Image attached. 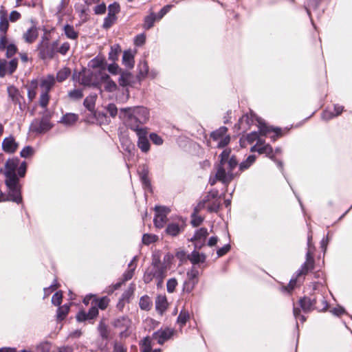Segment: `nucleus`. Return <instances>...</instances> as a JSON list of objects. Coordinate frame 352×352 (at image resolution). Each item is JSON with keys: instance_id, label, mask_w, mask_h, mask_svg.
I'll list each match as a JSON object with an SVG mask.
<instances>
[{"instance_id": "1", "label": "nucleus", "mask_w": 352, "mask_h": 352, "mask_svg": "<svg viewBox=\"0 0 352 352\" xmlns=\"http://www.w3.org/2000/svg\"><path fill=\"white\" fill-rule=\"evenodd\" d=\"M20 162L17 157L8 159L4 166L3 174L6 177L5 184L8 189V197L12 201L19 203L21 201V186L19 177H23L26 173L27 164Z\"/></svg>"}, {"instance_id": "2", "label": "nucleus", "mask_w": 352, "mask_h": 352, "mask_svg": "<svg viewBox=\"0 0 352 352\" xmlns=\"http://www.w3.org/2000/svg\"><path fill=\"white\" fill-rule=\"evenodd\" d=\"M119 118L133 131L146 129L140 126L148 120L149 111L144 107L122 108L120 109Z\"/></svg>"}, {"instance_id": "3", "label": "nucleus", "mask_w": 352, "mask_h": 352, "mask_svg": "<svg viewBox=\"0 0 352 352\" xmlns=\"http://www.w3.org/2000/svg\"><path fill=\"white\" fill-rule=\"evenodd\" d=\"M168 267L162 263L157 256H154L151 265L146 269L144 274V281L149 283L155 280L157 286L162 287L164 279L166 276Z\"/></svg>"}, {"instance_id": "4", "label": "nucleus", "mask_w": 352, "mask_h": 352, "mask_svg": "<svg viewBox=\"0 0 352 352\" xmlns=\"http://www.w3.org/2000/svg\"><path fill=\"white\" fill-rule=\"evenodd\" d=\"M58 46V41L50 43L48 36H43L37 47L39 57L43 60L52 59L57 52Z\"/></svg>"}, {"instance_id": "5", "label": "nucleus", "mask_w": 352, "mask_h": 352, "mask_svg": "<svg viewBox=\"0 0 352 352\" xmlns=\"http://www.w3.org/2000/svg\"><path fill=\"white\" fill-rule=\"evenodd\" d=\"M55 82L56 79L52 75H47L40 80L39 86L41 88V93L38 103L42 108H46L47 107L50 98L49 92L54 86Z\"/></svg>"}, {"instance_id": "6", "label": "nucleus", "mask_w": 352, "mask_h": 352, "mask_svg": "<svg viewBox=\"0 0 352 352\" xmlns=\"http://www.w3.org/2000/svg\"><path fill=\"white\" fill-rule=\"evenodd\" d=\"M44 109L41 120L34 119L30 124V131L36 133H44L52 129V124L50 122L52 114L47 107Z\"/></svg>"}, {"instance_id": "7", "label": "nucleus", "mask_w": 352, "mask_h": 352, "mask_svg": "<svg viewBox=\"0 0 352 352\" xmlns=\"http://www.w3.org/2000/svg\"><path fill=\"white\" fill-rule=\"evenodd\" d=\"M236 167H230L227 164H219L216 173V178L223 184H229L236 176L234 169Z\"/></svg>"}, {"instance_id": "8", "label": "nucleus", "mask_w": 352, "mask_h": 352, "mask_svg": "<svg viewBox=\"0 0 352 352\" xmlns=\"http://www.w3.org/2000/svg\"><path fill=\"white\" fill-rule=\"evenodd\" d=\"M155 210L154 224L157 228H162L167 221V214L170 210L164 206H156Z\"/></svg>"}, {"instance_id": "9", "label": "nucleus", "mask_w": 352, "mask_h": 352, "mask_svg": "<svg viewBox=\"0 0 352 352\" xmlns=\"http://www.w3.org/2000/svg\"><path fill=\"white\" fill-rule=\"evenodd\" d=\"M18 61L14 58L10 61L0 59V77H4L6 75L12 74L16 69Z\"/></svg>"}, {"instance_id": "10", "label": "nucleus", "mask_w": 352, "mask_h": 352, "mask_svg": "<svg viewBox=\"0 0 352 352\" xmlns=\"http://www.w3.org/2000/svg\"><path fill=\"white\" fill-rule=\"evenodd\" d=\"M138 137V146L142 152L146 153L150 149V144L147 138L148 131L146 129L134 131Z\"/></svg>"}, {"instance_id": "11", "label": "nucleus", "mask_w": 352, "mask_h": 352, "mask_svg": "<svg viewBox=\"0 0 352 352\" xmlns=\"http://www.w3.org/2000/svg\"><path fill=\"white\" fill-rule=\"evenodd\" d=\"M251 151H257L260 154H265L266 156L272 160H274V156L272 146L270 144L263 145L261 140H258L256 144L252 147Z\"/></svg>"}, {"instance_id": "12", "label": "nucleus", "mask_w": 352, "mask_h": 352, "mask_svg": "<svg viewBox=\"0 0 352 352\" xmlns=\"http://www.w3.org/2000/svg\"><path fill=\"white\" fill-rule=\"evenodd\" d=\"M1 146L4 152L14 153L17 150L19 144L13 136H9L3 139Z\"/></svg>"}, {"instance_id": "13", "label": "nucleus", "mask_w": 352, "mask_h": 352, "mask_svg": "<svg viewBox=\"0 0 352 352\" xmlns=\"http://www.w3.org/2000/svg\"><path fill=\"white\" fill-rule=\"evenodd\" d=\"M208 235V230L205 228H201L196 231L194 236L191 239L196 248H201L204 245Z\"/></svg>"}, {"instance_id": "14", "label": "nucleus", "mask_w": 352, "mask_h": 352, "mask_svg": "<svg viewBox=\"0 0 352 352\" xmlns=\"http://www.w3.org/2000/svg\"><path fill=\"white\" fill-rule=\"evenodd\" d=\"M173 332V330L169 328L160 329L154 333L153 338L159 344H162L165 341L171 338Z\"/></svg>"}, {"instance_id": "15", "label": "nucleus", "mask_w": 352, "mask_h": 352, "mask_svg": "<svg viewBox=\"0 0 352 352\" xmlns=\"http://www.w3.org/2000/svg\"><path fill=\"white\" fill-rule=\"evenodd\" d=\"M230 149H224L220 155V164H227V166L230 167H236L238 164L234 156L230 157Z\"/></svg>"}, {"instance_id": "16", "label": "nucleus", "mask_w": 352, "mask_h": 352, "mask_svg": "<svg viewBox=\"0 0 352 352\" xmlns=\"http://www.w3.org/2000/svg\"><path fill=\"white\" fill-rule=\"evenodd\" d=\"M100 82L104 87V89L108 92H113L117 89V85L107 74H104L101 77Z\"/></svg>"}, {"instance_id": "17", "label": "nucleus", "mask_w": 352, "mask_h": 352, "mask_svg": "<svg viewBox=\"0 0 352 352\" xmlns=\"http://www.w3.org/2000/svg\"><path fill=\"white\" fill-rule=\"evenodd\" d=\"M38 32L35 26H32L23 34V38L28 43H32L38 38Z\"/></svg>"}, {"instance_id": "18", "label": "nucleus", "mask_w": 352, "mask_h": 352, "mask_svg": "<svg viewBox=\"0 0 352 352\" xmlns=\"http://www.w3.org/2000/svg\"><path fill=\"white\" fill-rule=\"evenodd\" d=\"M9 20L6 10L0 12V32L7 33L9 28Z\"/></svg>"}, {"instance_id": "19", "label": "nucleus", "mask_w": 352, "mask_h": 352, "mask_svg": "<svg viewBox=\"0 0 352 352\" xmlns=\"http://www.w3.org/2000/svg\"><path fill=\"white\" fill-rule=\"evenodd\" d=\"M168 302L166 296H159L155 300V308L161 314L167 309Z\"/></svg>"}, {"instance_id": "20", "label": "nucleus", "mask_w": 352, "mask_h": 352, "mask_svg": "<svg viewBox=\"0 0 352 352\" xmlns=\"http://www.w3.org/2000/svg\"><path fill=\"white\" fill-rule=\"evenodd\" d=\"M314 267V258L309 252L307 253V261L298 273V276L306 274Z\"/></svg>"}, {"instance_id": "21", "label": "nucleus", "mask_w": 352, "mask_h": 352, "mask_svg": "<svg viewBox=\"0 0 352 352\" xmlns=\"http://www.w3.org/2000/svg\"><path fill=\"white\" fill-rule=\"evenodd\" d=\"M78 119V115L75 113H68L63 116L60 122L67 126L74 124Z\"/></svg>"}, {"instance_id": "22", "label": "nucleus", "mask_w": 352, "mask_h": 352, "mask_svg": "<svg viewBox=\"0 0 352 352\" xmlns=\"http://www.w3.org/2000/svg\"><path fill=\"white\" fill-rule=\"evenodd\" d=\"M8 93L9 97L11 98L12 101L14 103H16V102H20V100L23 99V97L19 94V90L13 86L8 87Z\"/></svg>"}, {"instance_id": "23", "label": "nucleus", "mask_w": 352, "mask_h": 352, "mask_svg": "<svg viewBox=\"0 0 352 352\" xmlns=\"http://www.w3.org/2000/svg\"><path fill=\"white\" fill-rule=\"evenodd\" d=\"M188 258L193 264L204 263L206 260V256L197 251H193L190 255H188Z\"/></svg>"}, {"instance_id": "24", "label": "nucleus", "mask_w": 352, "mask_h": 352, "mask_svg": "<svg viewBox=\"0 0 352 352\" xmlns=\"http://www.w3.org/2000/svg\"><path fill=\"white\" fill-rule=\"evenodd\" d=\"M123 64L128 68H132L134 66L133 55L130 51H125L122 57Z\"/></svg>"}, {"instance_id": "25", "label": "nucleus", "mask_w": 352, "mask_h": 352, "mask_svg": "<svg viewBox=\"0 0 352 352\" xmlns=\"http://www.w3.org/2000/svg\"><path fill=\"white\" fill-rule=\"evenodd\" d=\"M316 303V300H311L310 298L306 297L300 300V307L305 311H310Z\"/></svg>"}, {"instance_id": "26", "label": "nucleus", "mask_w": 352, "mask_h": 352, "mask_svg": "<svg viewBox=\"0 0 352 352\" xmlns=\"http://www.w3.org/2000/svg\"><path fill=\"white\" fill-rule=\"evenodd\" d=\"M227 131L228 129L226 126H221L211 133V138L217 142L227 134Z\"/></svg>"}, {"instance_id": "27", "label": "nucleus", "mask_w": 352, "mask_h": 352, "mask_svg": "<svg viewBox=\"0 0 352 352\" xmlns=\"http://www.w3.org/2000/svg\"><path fill=\"white\" fill-rule=\"evenodd\" d=\"M64 32L66 36L69 39L75 40L78 36V33L74 30V28L70 25H65L64 26Z\"/></svg>"}, {"instance_id": "28", "label": "nucleus", "mask_w": 352, "mask_h": 352, "mask_svg": "<svg viewBox=\"0 0 352 352\" xmlns=\"http://www.w3.org/2000/svg\"><path fill=\"white\" fill-rule=\"evenodd\" d=\"M70 69L67 67H64L59 70L56 74V80L62 82L65 80L70 75Z\"/></svg>"}, {"instance_id": "29", "label": "nucleus", "mask_w": 352, "mask_h": 352, "mask_svg": "<svg viewBox=\"0 0 352 352\" xmlns=\"http://www.w3.org/2000/svg\"><path fill=\"white\" fill-rule=\"evenodd\" d=\"M151 300L148 296H144L141 297L139 302V305L142 310H149L151 307Z\"/></svg>"}, {"instance_id": "30", "label": "nucleus", "mask_w": 352, "mask_h": 352, "mask_svg": "<svg viewBox=\"0 0 352 352\" xmlns=\"http://www.w3.org/2000/svg\"><path fill=\"white\" fill-rule=\"evenodd\" d=\"M121 52V49L118 45H114L111 46V50L109 53V58L113 61L118 58L119 53Z\"/></svg>"}, {"instance_id": "31", "label": "nucleus", "mask_w": 352, "mask_h": 352, "mask_svg": "<svg viewBox=\"0 0 352 352\" xmlns=\"http://www.w3.org/2000/svg\"><path fill=\"white\" fill-rule=\"evenodd\" d=\"M157 19L155 14L154 13H151L150 15L145 17L144 19V28L150 29L153 27L155 21Z\"/></svg>"}, {"instance_id": "32", "label": "nucleus", "mask_w": 352, "mask_h": 352, "mask_svg": "<svg viewBox=\"0 0 352 352\" xmlns=\"http://www.w3.org/2000/svg\"><path fill=\"white\" fill-rule=\"evenodd\" d=\"M69 310V307L67 305H65L60 307L58 308V312H57V318L58 320H63L67 314H68Z\"/></svg>"}, {"instance_id": "33", "label": "nucleus", "mask_w": 352, "mask_h": 352, "mask_svg": "<svg viewBox=\"0 0 352 352\" xmlns=\"http://www.w3.org/2000/svg\"><path fill=\"white\" fill-rule=\"evenodd\" d=\"M256 157L254 155H250L245 162H243L239 165L240 170L247 169L254 162Z\"/></svg>"}, {"instance_id": "34", "label": "nucleus", "mask_w": 352, "mask_h": 352, "mask_svg": "<svg viewBox=\"0 0 352 352\" xmlns=\"http://www.w3.org/2000/svg\"><path fill=\"white\" fill-rule=\"evenodd\" d=\"M166 231L171 236H176L179 232V227L176 223H171L167 226Z\"/></svg>"}, {"instance_id": "35", "label": "nucleus", "mask_w": 352, "mask_h": 352, "mask_svg": "<svg viewBox=\"0 0 352 352\" xmlns=\"http://www.w3.org/2000/svg\"><path fill=\"white\" fill-rule=\"evenodd\" d=\"M115 325L117 327H124L127 329L131 325V321L127 318L123 317L121 319H118L115 322Z\"/></svg>"}, {"instance_id": "36", "label": "nucleus", "mask_w": 352, "mask_h": 352, "mask_svg": "<svg viewBox=\"0 0 352 352\" xmlns=\"http://www.w3.org/2000/svg\"><path fill=\"white\" fill-rule=\"evenodd\" d=\"M68 96L72 100H80L83 97V94L80 89H74L68 93Z\"/></svg>"}, {"instance_id": "37", "label": "nucleus", "mask_w": 352, "mask_h": 352, "mask_svg": "<svg viewBox=\"0 0 352 352\" xmlns=\"http://www.w3.org/2000/svg\"><path fill=\"white\" fill-rule=\"evenodd\" d=\"M133 262V261H132L129 265L130 270H129L127 272H126L123 275V277H124L123 282L130 280L133 276V272L135 270V266H134Z\"/></svg>"}, {"instance_id": "38", "label": "nucleus", "mask_w": 352, "mask_h": 352, "mask_svg": "<svg viewBox=\"0 0 352 352\" xmlns=\"http://www.w3.org/2000/svg\"><path fill=\"white\" fill-rule=\"evenodd\" d=\"M116 16H112L111 14L107 15V16L104 20L103 28L105 29L109 28L116 21Z\"/></svg>"}, {"instance_id": "39", "label": "nucleus", "mask_w": 352, "mask_h": 352, "mask_svg": "<svg viewBox=\"0 0 352 352\" xmlns=\"http://www.w3.org/2000/svg\"><path fill=\"white\" fill-rule=\"evenodd\" d=\"M189 318V314L186 311H182L177 318V322L181 325H184Z\"/></svg>"}, {"instance_id": "40", "label": "nucleus", "mask_w": 352, "mask_h": 352, "mask_svg": "<svg viewBox=\"0 0 352 352\" xmlns=\"http://www.w3.org/2000/svg\"><path fill=\"white\" fill-rule=\"evenodd\" d=\"M36 87H37V83L32 82V85L29 88L28 91V97L30 101H32L36 96Z\"/></svg>"}, {"instance_id": "41", "label": "nucleus", "mask_w": 352, "mask_h": 352, "mask_svg": "<svg viewBox=\"0 0 352 352\" xmlns=\"http://www.w3.org/2000/svg\"><path fill=\"white\" fill-rule=\"evenodd\" d=\"M157 239V236L154 234H145L142 236V242L145 245H149L155 242Z\"/></svg>"}, {"instance_id": "42", "label": "nucleus", "mask_w": 352, "mask_h": 352, "mask_svg": "<svg viewBox=\"0 0 352 352\" xmlns=\"http://www.w3.org/2000/svg\"><path fill=\"white\" fill-rule=\"evenodd\" d=\"M187 275L188 279L192 281L193 287L197 282L195 280L197 278L199 275L198 270L195 268H192L189 272H188Z\"/></svg>"}, {"instance_id": "43", "label": "nucleus", "mask_w": 352, "mask_h": 352, "mask_svg": "<svg viewBox=\"0 0 352 352\" xmlns=\"http://www.w3.org/2000/svg\"><path fill=\"white\" fill-rule=\"evenodd\" d=\"M140 178L143 184L146 187H149L150 182L148 179V170L146 168H144L142 172L140 173Z\"/></svg>"}, {"instance_id": "44", "label": "nucleus", "mask_w": 352, "mask_h": 352, "mask_svg": "<svg viewBox=\"0 0 352 352\" xmlns=\"http://www.w3.org/2000/svg\"><path fill=\"white\" fill-rule=\"evenodd\" d=\"M108 11L109 14L116 16V14L120 12V5L116 3L110 4L108 8Z\"/></svg>"}, {"instance_id": "45", "label": "nucleus", "mask_w": 352, "mask_h": 352, "mask_svg": "<svg viewBox=\"0 0 352 352\" xmlns=\"http://www.w3.org/2000/svg\"><path fill=\"white\" fill-rule=\"evenodd\" d=\"M51 345L48 342H43L37 346L36 352H50Z\"/></svg>"}, {"instance_id": "46", "label": "nucleus", "mask_w": 352, "mask_h": 352, "mask_svg": "<svg viewBox=\"0 0 352 352\" xmlns=\"http://www.w3.org/2000/svg\"><path fill=\"white\" fill-rule=\"evenodd\" d=\"M109 302V300L107 297H102L100 299L96 300V305L101 309H104L107 307Z\"/></svg>"}, {"instance_id": "47", "label": "nucleus", "mask_w": 352, "mask_h": 352, "mask_svg": "<svg viewBox=\"0 0 352 352\" xmlns=\"http://www.w3.org/2000/svg\"><path fill=\"white\" fill-rule=\"evenodd\" d=\"M130 78L129 73H122L120 77L119 78V84L120 86L124 87L129 83V80Z\"/></svg>"}, {"instance_id": "48", "label": "nucleus", "mask_w": 352, "mask_h": 352, "mask_svg": "<svg viewBox=\"0 0 352 352\" xmlns=\"http://www.w3.org/2000/svg\"><path fill=\"white\" fill-rule=\"evenodd\" d=\"M63 294L62 292H58L55 293L52 298V302L56 306L60 305L62 302Z\"/></svg>"}, {"instance_id": "49", "label": "nucleus", "mask_w": 352, "mask_h": 352, "mask_svg": "<svg viewBox=\"0 0 352 352\" xmlns=\"http://www.w3.org/2000/svg\"><path fill=\"white\" fill-rule=\"evenodd\" d=\"M151 140L152 142L156 145H162L163 144V140L162 138L159 136L157 134L155 133H152L149 135Z\"/></svg>"}, {"instance_id": "50", "label": "nucleus", "mask_w": 352, "mask_h": 352, "mask_svg": "<svg viewBox=\"0 0 352 352\" xmlns=\"http://www.w3.org/2000/svg\"><path fill=\"white\" fill-rule=\"evenodd\" d=\"M177 285V281L175 278H170L167 281V291L173 293Z\"/></svg>"}, {"instance_id": "51", "label": "nucleus", "mask_w": 352, "mask_h": 352, "mask_svg": "<svg viewBox=\"0 0 352 352\" xmlns=\"http://www.w3.org/2000/svg\"><path fill=\"white\" fill-rule=\"evenodd\" d=\"M8 45L7 33L0 32V49L4 50Z\"/></svg>"}, {"instance_id": "52", "label": "nucleus", "mask_w": 352, "mask_h": 352, "mask_svg": "<svg viewBox=\"0 0 352 352\" xmlns=\"http://www.w3.org/2000/svg\"><path fill=\"white\" fill-rule=\"evenodd\" d=\"M151 349V341L148 338H145L142 340V352H150Z\"/></svg>"}, {"instance_id": "53", "label": "nucleus", "mask_w": 352, "mask_h": 352, "mask_svg": "<svg viewBox=\"0 0 352 352\" xmlns=\"http://www.w3.org/2000/svg\"><path fill=\"white\" fill-rule=\"evenodd\" d=\"M6 56L10 58L14 56L17 50L16 47L13 44H10L6 47Z\"/></svg>"}, {"instance_id": "54", "label": "nucleus", "mask_w": 352, "mask_h": 352, "mask_svg": "<svg viewBox=\"0 0 352 352\" xmlns=\"http://www.w3.org/2000/svg\"><path fill=\"white\" fill-rule=\"evenodd\" d=\"M106 109L110 116L113 118H115L118 114V108L114 104H109L107 106Z\"/></svg>"}, {"instance_id": "55", "label": "nucleus", "mask_w": 352, "mask_h": 352, "mask_svg": "<svg viewBox=\"0 0 352 352\" xmlns=\"http://www.w3.org/2000/svg\"><path fill=\"white\" fill-rule=\"evenodd\" d=\"M230 141V137L226 134L221 139H220L219 141H217V147H219V148L224 147L229 144Z\"/></svg>"}, {"instance_id": "56", "label": "nucleus", "mask_w": 352, "mask_h": 352, "mask_svg": "<svg viewBox=\"0 0 352 352\" xmlns=\"http://www.w3.org/2000/svg\"><path fill=\"white\" fill-rule=\"evenodd\" d=\"M70 49V45L69 43L65 42L63 43L60 47H57V52H59L62 55H65L67 53V52Z\"/></svg>"}, {"instance_id": "57", "label": "nucleus", "mask_w": 352, "mask_h": 352, "mask_svg": "<svg viewBox=\"0 0 352 352\" xmlns=\"http://www.w3.org/2000/svg\"><path fill=\"white\" fill-rule=\"evenodd\" d=\"M33 154V148L31 146H25L23 148L21 153L20 155L22 157H28Z\"/></svg>"}, {"instance_id": "58", "label": "nucleus", "mask_w": 352, "mask_h": 352, "mask_svg": "<svg viewBox=\"0 0 352 352\" xmlns=\"http://www.w3.org/2000/svg\"><path fill=\"white\" fill-rule=\"evenodd\" d=\"M21 16V14L19 12L13 10L10 12L8 20L12 23H14L19 20Z\"/></svg>"}, {"instance_id": "59", "label": "nucleus", "mask_w": 352, "mask_h": 352, "mask_svg": "<svg viewBox=\"0 0 352 352\" xmlns=\"http://www.w3.org/2000/svg\"><path fill=\"white\" fill-rule=\"evenodd\" d=\"M170 8L171 6H165L157 14H155L157 19H161L168 12H169Z\"/></svg>"}, {"instance_id": "60", "label": "nucleus", "mask_w": 352, "mask_h": 352, "mask_svg": "<svg viewBox=\"0 0 352 352\" xmlns=\"http://www.w3.org/2000/svg\"><path fill=\"white\" fill-rule=\"evenodd\" d=\"M247 141L252 144L256 140H258V134L256 132H252L247 135L246 136Z\"/></svg>"}, {"instance_id": "61", "label": "nucleus", "mask_w": 352, "mask_h": 352, "mask_svg": "<svg viewBox=\"0 0 352 352\" xmlns=\"http://www.w3.org/2000/svg\"><path fill=\"white\" fill-rule=\"evenodd\" d=\"M84 105L89 110L91 111L94 107V98H87L84 100Z\"/></svg>"}, {"instance_id": "62", "label": "nucleus", "mask_w": 352, "mask_h": 352, "mask_svg": "<svg viewBox=\"0 0 352 352\" xmlns=\"http://www.w3.org/2000/svg\"><path fill=\"white\" fill-rule=\"evenodd\" d=\"M202 221H203V219L201 217L197 216L195 214H193L192 218L191 220V223L194 227H197V226H199L202 223Z\"/></svg>"}, {"instance_id": "63", "label": "nucleus", "mask_w": 352, "mask_h": 352, "mask_svg": "<svg viewBox=\"0 0 352 352\" xmlns=\"http://www.w3.org/2000/svg\"><path fill=\"white\" fill-rule=\"evenodd\" d=\"M106 11V6L104 3H101L98 5L94 8V12L96 14H104Z\"/></svg>"}, {"instance_id": "64", "label": "nucleus", "mask_w": 352, "mask_h": 352, "mask_svg": "<svg viewBox=\"0 0 352 352\" xmlns=\"http://www.w3.org/2000/svg\"><path fill=\"white\" fill-rule=\"evenodd\" d=\"M146 37L144 34H139L135 38V44L136 45H142L144 43Z\"/></svg>"}]
</instances>
